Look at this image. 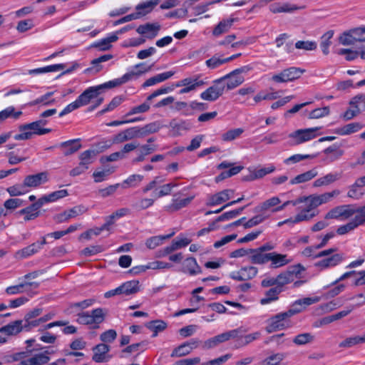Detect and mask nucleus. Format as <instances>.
<instances>
[{
	"label": "nucleus",
	"mask_w": 365,
	"mask_h": 365,
	"mask_svg": "<svg viewBox=\"0 0 365 365\" xmlns=\"http://www.w3.org/2000/svg\"><path fill=\"white\" fill-rule=\"evenodd\" d=\"M251 267H245L240 269L239 271L232 272L230 274V277L237 281H245L250 278Z\"/></svg>",
	"instance_id": "obj_48"
},
{
	"label": "nucleus",
	"mask_w": 365,
	"mask_h": 365,
	"mask_svg": "<svg viewBox=\"0 0 365 365\" xmlns=\"http://www.w3.org/2000/svg\"><path fill=\"white\" fill-rule=\"evenodd\" d=\"M318 175V172L316 168H313L310 170H308L304 173L299 174L297 175L295 178L290 180V184H299L306 182L307 181L311 180L314 178H315Z\"/></svg>",
	"instance_id": "obj_34"
},
{
	"label": "nucleus",
	"mask_w": 365,
	"mask_h": 365,
	"mask_svg": "<svg viewBox=\"0 0 365 365\" xmlns=\"http://www.w3.org/2000/svg\"><path fill=\"white\" fill-rule=\"evenodd\" d=\"M283 291L280 286H275L269 289L265 293V297L260 300L262 304H269L272 302L276 301L279 298V294Z\"/></svg>",
	"instance_id": "obj_36"
},
{
	"label": "nucleus",
	"mask_w": 365,
	"mask_h": 365,
	"mask_svg": "<svg viewBox=\"0 0 365 365\" xmlns=\"http://www.w3.org/2000/svg\"><path fill=\"white\" fill-rule=\"evenodd\" d=\"M280 200L277 197H271L266 201H264L263 203H262L260 205L256 207L255 208V212H260V211H264L266 212L267 210H268L269 208L277 205L280 202Z\"/></svg>",
	"instance_id": "obj_50"
},
{
	"label": "nucleus",
	"mask_w": 365,
	"mask_h": 365,
	"mask_svg": "<svg viewBox=\"0 0 365 365\" xmlns=\"http://www.w3.org/2000/svg\"><path fill=\"white\" fill-rule=\"evenodd\" d=\"M160 29V25L158 23H146L145 24L140 25L136 31L140 34L144 36L145 38L153 39L158 34Z\"/></svg>",
	"instance_id": "obj_14"
},
{
	"label": "nucleus",
	"mask_w": 365,
	"mask_h": 365,
	"mask_svg": "<svg viewBox=\"0 0 365 365\" xmlns=\"http://www.w3.org/2000/svg\"><path fill=\"white\" fill-rule=\"evenodd\" d=\"M65 65L62 63L53 64L45 67L38 68L29 71L30 74H41L49 72H56L63 70Z\"/></svg>",
	"instance_id": "obj_45"
},
{
	"label": "nucleus",
	"mask_w": 365,
	"mask_h": 365,
	"mask_svg": "<svg viewBox=\"0 0 365 365\" xmlns=\"http://www.w3.org/2000/svg\"><path fill=\"white\" fill-rule=\"evenodd\" d=\"M365 211V206L356 207L354 205H343L335 207L325 215V219H336L345 220L353 215H359Z\"/></svg>",
	"instance_id": "obj_2"
},
{
	"label": "nucleus",
	"mask_w": 365,
	"mask_h": 365,
	"mask_svg": "<svg viewBox=\"0 0 365 365\" xmlns=\"http://www.w3.org/2000/svg\"><path fill=\"white\" fill-rule=\"evenodd\" d=\"M205 82L202 80H199L198 78H186L180 81L176 86L178 87L184 86V88L180 91V93L183 94L189 93L190 91L195 90L196 88L203 86Z\"/></svg>",
	"instance_id": "obj_20"
},
{
	"label": "nucleus",
	"mask_w": 365,
	"mask_h": 365,
	"mask_svg": "<svg viewBox=\"0 0 365 365\" xmlns=\"http://www.w3.org/2000/svg\"><path fill=\"white\" fill-rule=\"evenodd\" d=\"M236 19L232 17L222 19L214 28L212 30V34L215 36H219L221 34L227 32L231 29Z\"/></svg>",
	"instance_id": "obj_28"
},
{
	"label": "nucleus",
	"mask_w": 365,
	"mask_h": 365,
	"mask_svg": "<svg viewBox=\"0 0 365 365\" xmlns=\"http://www.w3.org/2000/svg\"><path fill=\"white\" fill-rule=\"evenodd\" d=\"M276 170L274 165L270 164L267 167L257 166L252 170V180L261 179L265 175L273 173Z\"/></svg>",
	"instance_id": "obj_40"
},
{
	"label": "nucleus",
	"mask_w": 365,
	"mask_h": 365,
	"mask_svg": "<svg viewBox=\"0 0 365 365\" xmlns=\"http://www.w3.org/2000/svg\"><path fill=\"white\" fill-rule=\"evenodd\" d=\"M247 330L244 327H240L236 329L230 330L214 336L217 346L220 344L229 341L231 339L238 338L245 339L244 344H248L251 341L250 336L247 334Z\"/></svg>",
	"instance_id": "obj_5"
},
{
	"label": "nucleus",
	"mask_w": 365,
	"mask_h": 365,
	"mask_svg": "<svg viewBox=\"0 0 365 365\" xmlns=\"http://www.w3.org/2000/svg\"><path fill=\"white\" fill-rule=\"evenodd\" d=\"M344 259V256L343 254H334L317 262L314 266L321 269H325L339 264Z\"/></svg>",
	"instance_id": "obj_13"
},
{
	"label": "nucleus",
	"mask_w": 365,
	"mask_h": 365,
	"mask_svg": "<svg viewBox=\"0 0 365 365\" xmlns=\"http://www.w3.org/2000/svg\"><path fill=\"white\" fill-rule=\"evenodd\" d=\"M248 70L247 67L235 69L230 73L221 77L219 80H221L222 83H225V89L227 91L232 90L243 83L245 78L241 74Z\"/></svg>",
	"instance_id": "obj_6"
},
{
	"label": "nucleus",
	"mask_w": 365,
	"mask_h": 365,
	"mask_svg": "<svg viewBox=\"0 0 365 365\" xmlns=\"http://www.w3.org/2000/svg\"><path fill=\"white\" fill-rule=\"evenodd\" d=\"M144 177L142 175L133 174L130 175L121 184L123 188L136 187L143 181Z\"/></svg>",
	"instance_id": "obj_44"
},
{
	"label": "nucleus",
	"mask_w": 365,
	"mask_h": 365,
	"mask_svg": "<svg viewBox=\"0 0 365 365\" xmlns=\"http://www.w3.org/2000/svg\"><path fill=\"white\" fill-rule=\"evenodd\" d=\"M48 181V173L41 172L35 175H27L24 180V185L29 187H36Z\"/></svg>",
	"instance_id": "obj_15"
},
{
	"label": "nucleus",
	"mask_w": 365,
	"mask_h": 365,
	"mask_svg": "<svg viewBox=\"0 0 365 365\" xmlns=\"http://www.w3.org/2000/svg\"><path fill=\"white\" fill-rule=\"evenodd\" d=\"M213 83L212 86L200 93V98L202 100L215 101L223 94L225 90V83H222L219 78L214 81Z\"/></svg>",
	"instance_id": "obj_8"
},
{
	"label": "nucleus",
	"mask_w": 365,
	"mask_h": 365,
	"mask_svg": "<svg viewBox=\"0 0 365 365\" xmlns=\"http://www.w3.org/2000/svg\"><path fill=\"white\" fill-rule=\"evenodd\" d=\"M39 286V283L36 282H23L16 285L9 286L5 289V292L8 295H14L17 294L23 293L29 289V288L36 289Z\"/></svg>",
	"instance_id": "obj_21"
},
{
	"label": "nucleus",
	"mask_w": 365,
	"mask_h": 365,
	"mask_svg": "<svg viewBox=\"0 0 365 365\" xmlns=\"http://www.w3.org/2000/svg\"><path fill=\"white\" fill-rule=\"evenodd\" d=\"M22 331H24L22 320H16L0 328V332L7 336L16 335Z\"/></svg>",
	"instance_id": "obj_23"
},
{
	"label": "nucleus",
	"mask_w": 365,
	"mask_h": 365,
	"mask_svg": "<svg viewBox=\"0 0 365 365\" xmlns=\"http://www.w3.org/2000/svg\"><path fill=\"white\" fill-rule=\"evenodd\" d=\"M314 338V336L310 333H303L297 335L293 339V342L297 345H304L312 342Z\"/></svg>",
	"instance_id": "obj_58"
},
{
	"label": "nucleus",
	"mask_w": 365,
	"mask_h": 365,
	"mask_svg": "<svg viewBox=\"0 0 365 365\" xmlns=\"http://www.w3.org/2000/svg\"><path fill=\"white\" fill-rule=\"evenodd\" d=\"M323 153L328 156L329 162H334L339 159L344 153V151L340 149L339 146L334 144L324 150Z\"/></svg>",
	"instance_id": "obj_37"
},
{
	"label": "nucleus",
	"mask_w": 365,
	"mask_h": 365,
	"mask_svg": "<svg viewBox=\"0 0 365 365\" xmlns=\"http://www.w3.org/2000/svg\"><path fill=\"white\" fill-rule=\"evenodd\" d=\"M150 105L148 102L133 107L125 115V117L130 116L138 113H144L150 110Z\"/></svg>",
	"instance_id": "obj_59"
},
{
	"label": "nucleus",
	"mask_w": 365,
	"mask_h": 365,
	"mask_svg": "<svg viewBox=\"0 0 365 365\" xmlns=\"http://www.w3.org/2000/svg\"><path fill=\"white\" fill-rule=\"evenodd\" d=\"M146 327L153 332L152 336L155 337L159 332L164 331L167 328V323L160 319L153 320L148 322L146 324Z\"/></svg>",
	"instance_id": "obj_43"
},
{
	"label": "nucleus",
	"mask_w": 365,
	"mask_h": 365,
	"mask_svg": "<svg viewBox=\"0 0 365 365\" xmlns=\"http://www.w3.org/2000/svg\"><path fill=\"white\" fill-rule=\"evenodd\" d=\"M193 198V196L184 199L173 198L172 200L171 204L165 206V209L170 212L179 210L181 208L187 206L191 202Z\"/></svg>",
	"instance_id": "obj_32"
},
{
	"label": "nucleus",
	"mask_w": 365,
	"mask_h": 365,
	"mask_svg": "<svg viewBox=\"0 0 365 365\" xmlns=\"http://www.w3.org/2000/svg\"><path fill=\"white\" fill-rule=\"evenodd\" d=\"M86 211L87 209L84 206L78 205L56 215L53 217V219L57 223H62L68 221L71 218H74L82 215Z\"/></svg>",
	"instance_id": "obj_10"
},
{
	"label": "nucleus",
	"mask_w": 365,
	"mask_h": 365,
	"mask_svg": "<svg viewBox=\"0 0 365 365\" xmlns=\"http://www.w3.org/2000/svg\"><path fill=\"white\" fill-rule=\"evenodd\" d=\"M304 203L305 206L309 207V210H314L317 207L322 205L319 195H310L309 197H299L295 200H288L284 202L282 205L273 209L274 212L280 211L284 210L288 205L296 206L299 204Z\"/></svg>",
	"instance_id": "obj_7"
},
{
	"label": "nucleus",
	"mask_w": 365,
	"mask_h": 365,
	"mask_svg": "<svg viewBox=\"0 0 365 365\" xmlns=\"http://www.w3.org/2000/svg\"><path fill=\"white\" fill-rule=\"evenodd\" d=\"M269 262L272 268H277L286 265L289 263L286 255L278 254L277 252H270Z\"/></svg>",
	"instance_id": "obj_39"
},
{
	"label": "nucleus",
	"mask_w": 365,
	"mask_h": 365,
	"mask_svg": "<svg viewBox=\"0 0 365 365\" xmlns=\"http://www.w3.org/2000/svg\"><path fill=\"white\" fill-rule=\"evenodd\" d=\"M40 251V245L37 243H32L27 247H24L14 254V257L16 259H22L29 257Z\"/></svg>",
	"instance_id": "obj_25"
},
{
	"label": "nucleus",
	"mask_w": 365,
	"mask_h": 365,
	"mask_svg": "<svg viewBox=\"0 0 365 365\" xmlns=\"http://www.w3.org/2000/svg\"><path fill=\"white\" fill-rule=\"evenodd\" d=\"M351 34L356 42H365V26L351 29Z\"/></svg>",
	"instance_id": "obj_64"
},
{
	"label": "nucleus",
	"mask_w": 365,
	"mask_h": 365,
	"mask_svg": "<svg viewBox=\"0 0 365 365\" xmlns=\"http://www.w3.org/2000/svg\"><path fill=\"white\" fill-rule=\"evenodd\" d=\"M289 314L286 312H280L272 317L268 320V324L266 327L267 332L272 333L279 330H283L292 326L290 320Z\"/></svg>",
	"instance_id": "obj_3"
},
{
	"label": "nucleus",
	"mask_w": 365,
	"mask_h": 365,
	"mask_svg": "<svg viewBox=\"0 0 365 365\" xmlns=\"http://www.w3.org/2000/svg\"><path fill=\"white\" fill-rule=\"evenodd\" d=\"M159 2L160 0H149L138 4L135 6V12H134L136 19H140L150 13Z\"/></svg>",
	"instance_id": "obj_19"
},
{
	"label": "nucleus",
	"mask_w": 365,
	"mask_h": 365,
	"mask_svg": "<svg viewBox=\"0 0 365 365\" xmlns=\"http://www.w3.org/2000/svg\"><path fill=\"white\" fill-rule=\"evenodd\" d=\"M240 54L237 55H232L230 57L228 58H221L220 56L217 55L213 56L212 58L207 59L205 61V65L210 68V69H215L219 68L222 64H225L227 62H230V61L235 58L237 56H238Z\"/></svg>",
	"instance_id": "obj_30"
},
{
	"label": "nucleus",
	"mask_w": 365,
	"mask_h": 365,
	"mask_svg": "<svg viewBox=\"0 0 365 365\" xmlns=\"http://www.w3.org/2000/svg\"><path fill=\"white\" fill-rule=\"evenodd\" d=\"M362 125L359 123L354 122L344 125L341 128L335 129L334 133L340 135H346L354 133L362 128Z\"/></svg>",
	"instance_id": "obj_33"
},
{
	"label": "nucleus",
	"mask_w": 365,
	"mask_h": 365,
	"mask_svg": "<svg viewBox=\"0 0 365 365\" xmlns=\"http://www.w3.org/2000/svg\"><path fill=\"white\" fill-rule=\"evenodd\" d=\"M297 9V7L294 5H292L288 3L282 4H272L270 6V10L272 13H281V12H292Z\"/></svg>",
	"instance_id": "obj_54"
},
{
	"label": "nucleus",
	"mask_w": 365,
	"mask_h": 365,
	"mask_svg": "<svg viewBox=\"0 0 365 365\" xmlns=\"http://www.w3.org/2000/svg\"><path fill=\"white\" fill-rule=\"evenodd\" d=\"M243 132L244 130L240 128L232 129L223 133L221 138L223 141H232L240 137Z\"/></svg>",
	"instance_id": "obj_57"
},
{
	"label": "nucleus",
	"mask_w": 365,
	"mask_h": 365,
	"mask_svg": "<svg viewBox=\"0 0 365 365\" xmlns=\"http://www.w3.org/2000/svg\"><path fill=\"white\" fill-rule=\"evenodd\" d=\"M299 273V272L293 271H287L279 274L276 279L277 286H280L281 288L283 289V286L287 284L294 281V278L295 277V274Z\"/></svg>",
	"instance_id": "obj_41"
},
{
	"label": "nucleus",
	"mask_w": 365,
	"mask_h": 365,
	"mask_svg": "<svg viewBox=\"0 0 365 365\" xmlns=\"http://www.w3.org/2000/svg\"><path fill=\"white\" fill-rule=\"evenodd\" d=\"M100 87L91 86L86 89L77 98V101L80 106L88 105L91 100L97 98L100 93Z\"/></svg>",
	"instance_id": "obj_17"
},
{
	"label": "nucleus",
	"mask_w": 365,
	"mask_h": 365,
	"mask_svg": "<svg viewBox=\"0 0 365 365\" xmlns=\"http://www.w3.org/2000/svg\"><path fill=\"white\" fill-rule=\"evenodd\" d=\"M110 349L109 345L102 343L97 344L93 348V356L92 359L96 363L107 362L111 359V356L108 354Z\"/></svg>",
	"instance_id": "obj_12"
},
{
	"label": "nucleus",
	"mask_w": 365,
	"mask_h": 365,
	"mask_svg": "<svg viewBox=\"0 0 365 365\" xmlns=\"http://www.w3.org/2000/svg\"><path fill=\"white\" fill-rule=\"evenodd\" d=\"M97 154L98 152L95 150H86L80 154L79 163L88 169L89 166L94 162Z\"/></svg>",
	"instance_id": "obj_35"
},
{
	"label": "nucleus",
	"mask_w": 365,
	"mask_h": 365,
	"mask_svg": "<svg viewBox=\"0 0 365 365\" xmlns=\"http://www.w3.org/2000/svg\"><path fill=\"white\" fill-rule=\"evenodd\" d=\"M139 282L136 280L128 281L120 285L123 294L130 295L139 291Z\"/></svg>",
	"instance_id": "obj_47"
},
{
	"label": "nucleus",
	"mask_w": 365,
	"mask_h": 365,
	"mask_svg": "<svg viewBox=\"0 0 365 365\" xmlns=\"http://www.w3.org/2000/svg\"><path fill=\"white\" fill-rule=\"evenodd\" d=\"M90 315L93 324L95 325L94 328L98 327V324L102 323L105 319V312L101 308L93 309Z\"/></svg>",
	"instance_id": "obj_51"
},
{
	"label": "nucleus",
	"mask_w": 365,
	"mask_h": 365,
	"mask_svg": "<svg viewBox=\"0 0 365 365\" xmlns=\"http://www.w3.org/2000/svg\"><path fill=\"white\" fill-rule=\"evenodd\" d=\"M152 66L153 65L148 66L145 63H139L135 65L128 72H127V73L129 76L130 81H132L150 71Z\"/></svg>",
	"instance_id": "obj_29"
},
{
	"label": "nucleus",
	"mask_w": 365,
	"mask_h": 365,
	"mask_svg": "<svg viewBox=\"0 0 365 365\" xmlns=\"http://www.w3.org/2000/svg\"><path fill=\"white\" fill-rule=\"evenodd\" d=\"M175 232L166 235L153 236L148 238L145 241V245L148 249L153 250L161 245L165 240L169 239L174 235Z\"/></svg>",
	"instance_id": "obj_38"
},
{
	"label": "nucleus",
	"mask_w": 365,
	"mask_h": 365,
	"mask_svg": "<svg viewBox=\"0 0 365 365\" xmlns=\"http://www.w3.org/2000/svg\"><path fill=\"white\" fill-rule=\"evenodd\" d=\"M257 249H252V262L264 264L269 262L270 253H263Z\"/></svg>",
	"instance_id": "obj_53"
},
{
	"label": "nucleus",
	"mask_w": 365,
	"mask_h": 365,
	"mask_svg": "<svg viewBox=\"0 0 365 365\" xmlns=\"http://www.w3.org/2000/svg\"><path fill=\"white\" fill-rule=\"evenodd\" d=\"M334 31L330 30L326 32L321 38L320 47L324 55L329 53V48L331 44V38L333 37Z\"/></svg>",
	"instance_id": "obj_49"
},
{
	"label": "nucleus",
	"mask_w": 365,
	"mask_h": 365,
	"mask_svg": "<svg viewBox=\"0 0 365 365\" xmlns=\"http://www.w3.org/2000/svg\"><path fill=\"white\" fill-rule=\"evenodd\" d=\"M46 121L43 120H37L31 123L24 124L19 126L20 131H26L29 130L31 131L34 134L36 135H44L48 133L51 130L48 128H41V125H45Z\"/></svg>",
	"instance_id": "obj_22"
},
{
	"label": "nucleus",
	"mask_w": 365,
	"mask_h": 365,
	"mask_svg": "<svg viewBox=\"0 0 365 365\" xmlns=\"http://www.w3.org/2000/svg\"><path fill=\"white\" fill-rule=\"evenodd\" d=\"M130 213V210L127 207H123L117 210L115 212H113L110 215L107 216L105 218V224L111 231V227L115 224V222L124 216H126Z\"/></svg>",
	"instance_id": "obj_31"
},
{
	"label": "nucleus",
	"mask_w": 365,
	"mask_h": 365,
	"mask_svg": "<svg viewBox=\"0 0 365 365\" xmlns=\"http://www.w3.org/2000/svg\"><path fill=\"white\" fill-rule=\"evenodd\" d=\"M130 81V79L129 78V76L128 75L127 73H125L120 78H115L113 80L106 82L103 84L99 85L98 87H100V90H102L103 88H112L120 86Z\"/></svg>",
	"instance_id": "obj_42"
},
{
	"label": "nucleus",
	"mask_w": 365,
	"mask_h": 365,
	"mask_svg": "<svg viewBox=\"0 0 365 365\" xmlns=\"http://www.w3.org/2000/svg\"><path fill=\"white\" fill-rule=\"evenodd\" d=\"M182 271L191 276L197 275L202 272L201 267L198 265L196 259L192 257L185 259Z\"/></svg>",
	"instance_id": "obj_24"
},
{
	"label": "nucleus",
	"mask_w": 365,
	"mask_h": 365,
	"mask_svg": "<svg viewBox=\"0 0 365 365\" xmlns=\"http://www.w3.org/2000/svg\"><path fill=\"white\" fill-rule=\"evenodd\" d=\"M19 214L20 215H24V220L25 221H29L31 220H34L39 215V211L34 207L33 205L21 210L19 212Z\"/></svg>",
	"instance_id": "obj_52"
},
{
	"label": "nucleus",
	"mask_w": 365,
	"mask_h": 365,
	"mask_svg": "<svg viewBox=\"0 0 365 365\" xmlns=\"http://www.w3.org/2000/svg\"><path fill=\"white\" fill-rule=\"evenodd\" d=\"M317 212L309 210V207L304 205V207L302 209V211L298 213L294 220L288 219L283 222H279L278 225L281 226L283 224H286L288 222H292V223H298L299 222L302 221H309L311 219H312L314 217H315L317 215Z\"/></svg>",
	"instance_id": "obj_18"
},
{
	"label": "nucleus",
	"mask_w": 365,
	"mask_h": 365,
	"mask_svg": "<svg viewBox=\"0 0 365 365\" xmlns=\"http://www.w3.org/2000/svg\"><path fill=\"white\" fill-rule=\"evenodd\" d=\"M242 169L241 166L232 167L230 169L222 171L219 175L215 178L217 182H220L227 178H230L235 175L239 173Z\"/></svg>",
	"instance_id": "obj_55"
},
{
	"label": "nucleus",
	"mask_w": 365,
	"mask_h": 365,
	"mask_svg": "<svg viewBox=\"0 0 365 365\" xmlns=\"http://www.w3.org/2000/svg\"><path fill=\"white\" fill-rule=\"evenodd\" d=\"M170 131L174 136L181 135L183 133L189 130L191 128L190 123L185 120H173L170 123Z\"/></svg>",
	"instance_id": "obj_26"
},
{
	"label": "nucleus",
	"mask_w": 365,
	"mask_h": 365,
	"mask_svg": "<svg viewBox=\"0 0 365 365\" xmlns=\"http://www.w3.org/2000/svg\"><path fill=\"white\" fill-rule=\"evenodd\" d=\"M191 352L189 346L185 343L178 346L172 351L171 357H181L189 354Z\"/></svg>",
	"instance_id": "obj_61"
},
{
	"label": "nucleus",
	"mask_w": 365,
	"mask_h": 365,
	"mask_svg": "<svg viewBox=\"0 0 365 365\" xmlns=\"http://www.w3.org/2000/svg\"><path fill=\"white\" fill-rule=\"evenodd\" d=\"M284 359V354H276L267 357L264 361V365H282L281 362Z\"/></svg>",
	"instance_id": "obj_63"
},
{
	"label": "nucleus",
	"mask_w": 365,
	"mask_h": 365,
	"mask_svg": "<svg viewBox=\"0 0 365 365\" xmlns=\"http://www.w3.org/2000/svg\"><path fill=\"white\" fill-rule=\"evenodd\" d=\"M365 223V211L362 210V213L355 215L352 220L346 225L339 226L336 230V233L339 235H345L362 225Z\"/></svg>",
	"instance_id": "obj_11"
},
{
	"label": "nucleus",
	"mask_w": 365,
	"mask_h": 365,
	"mask_svg": "<svg viewBox=\"0 0 365 365\" xmlns=\"http://www.w3.org/2000/svg\"><path fill=\"white\" fill-rule=\"evenodd\" d=\"M305 70L297 67H289L282 70L280 73L273 75L271 81L275 83H287L294 81L301 77Z\"/></svg>",
	"instance_id": "obj_4"
},
{
	"label": "nucleus",
	"mask_w": 365,
	"mask_h": 365,
	"mask_svg": "<svg viewBox=\"0 0 365 365\" xmlns=\"http://www.w3.org/2000/svg\"><path fill=\"white\" fill-rule=\"evenodd\" d=\"M234 191L230 189L224 190L208 197L207 205L215 206L229 200L233 195Z\"/></svg>",
	"instance_id": "obj_16"
},
{
	"label": "nucleus",
	"mask_w": 365,
	"mask_h": 365,
	"mask_svg": "<svg viewBox=\"0 0 365 365\" xmlns=\"http://www.w3.org/2000/svg\"><path fill=\"white\" fill-rule=\"evenodd\" d=\"M161 126L158 122H153L143 127H140L142 138L148 134L158 132Z\"/></svg>",
	"instance_id": "obj_56"
},
{
	"label": "nucleus",
	"mask_w": 365,
	"mask_h": 365,
	"mask_svg": "<svg viewBox=\"0 0 365 365\" xmlns=\"http://www.w3.org/2000/svg\"><path fill=\"white\" fill-rule=\"evenodd\" d=\"M329 112L330 110L328 106L316 108L309 113V118L310 119L320 118L328 115L329 114Z\"/></svg>",
	"instance_id": "obj_62"
},
{
	"label": "nucleus",
	"mask_w": 365,
	"mask_h": 365,
	"mask_svg": "<svg viewBox=\"0 0 365 365\" xmlns=\"http://www.w3.org/2000/svg\"><path fill=\"white\" fill-rule=\"evenodd\" d=\"M21 115V111H15V108L14 106H9L0 111V120L1 122L9 118H12L16 120L19 119Z\"/></svg>",
	"instance_id": "obj_46"
},
{
	"label": "nucleus",
	"mask_w": 365,
	"mask_h": 365,
	"mask_svg": "<svg viewBox=\"0 0 365 365\" xmlns=\"http://www.w3.org/2000/svg\"><path fill=\"white\" fill-rule=\"evenodd\" d=\"M35 339L26 341V351L17 352L11 356L12 361H18L16 365H44L50 361L49 355L53 353L48 350L41 351L40 345L32 347Z\"/></svg>",
	"instance_id": "obj_1"
},
{
	"label": "nucleus",
	"mask_w": 365,
	"mask_h": 365,
	"mask_svg": "<svg viewBox=\"0 0 365 365\" xmlns=\"http://www.w3.org/2000/svg\"><path fill=\"white\" fill-rule=\"evenodd\" d=\"M81 146L80 138L69 140L60 144V147L63 150V154L66 156L76 153L81 149Z\"/></svg>",
	"instance_id": "obj_27"
},
{
	"label": "nucleus",
	"mask_w": 365,
	"mask_h": 365,
	"mask_svg": "<svg viewBox=\"0 0 365 365\" xmlns=\"http://www.w3.org/2000/svg\"><path fill=\"white\" fill-rule=\"evenodd\" d=\"M320 128L318 127L299 129L289 134V137L294 139L297 144H301L316 138L317 135L316 132Z\"/></svg>",
	"instance_id": "obj_9"
},
{
	"label": "nucleus",
	"mask_w": 365,
	"mask_h": 365,
	"mask_svg": "<svg viewBox=\"0 0 365 365\" xmlns=\"http://www.w3.org/2000/svg\"><path fill=\"white\" fill-rule=\"evenodd\" d=\"M317 43L312 41H298L295 43V48L297 49L314 51L317 49Z\"/></svg>",
	"instance_id": "obj_60"
}]
</instances>
